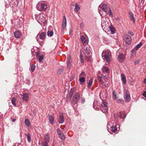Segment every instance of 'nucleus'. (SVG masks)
I'll use <instances>...</instances> for the list:
<instances>
[{"instance_id": "nucleus-40", "label": "nucleus", "mask_w": 146, "mask_h": 146, "mask_svg": "<svg viewBox=\"0 0 146 146\" xmlns=\"http://www.w3.org/2000/svg\"><path fill=\"white\" fill-rule=\"evenodd\" d=\"M113 95L114 98V99L115 100L116 99V92L114 91L113 92Z\"/></svg>"}, {"instance_id": "nucleus-13", "label": "nucleus", "mask_w": 146, "mask_h": 146, "mask_svg": "<svg viewBox=\"0 0 146 146\" xmlns=\"http://www.w3.org/2000/svg\"><path fill=\"white\" fill-rule=\"evenodd\" d=\"M36 19L38 21L39 20H44V18L43 17L42 15V14H39L36 17Z\"/></svg>"}, {"instance_id": "nucleus-53", "label": "nucleus", "mask_w": 146, "mask_h": 146, "mask_svg": "<svg viewBox=\"0 0 146 146\" xmlns=\"http://www.w3.org/2000/svg\"><path fill=\"white\" fill-rule=\"evenodd\" d=\"M82 54L81 52H80V59H82Z\"/></svg>"}, {"instance_id": "nucleus-54", "label": "nucleus", "mask_w": 146, "mask_h": 146, "mask_svg": "<svg viewBox=\"0 0 146 146\" xmlns=\"http://www.w3.org/2000/svg\"><path fill=\"white\" fill-rule=\"evenodd\" d=\"M104 23L103 22V23H102V27H104L105 28V27H104Z\"/></svg>"}, {"instance_id": "nucleus-49", "label": "nucleus", "mask_w": 146, "mask_h": 146, "mask_svg": "<svg viewBox=\"0 0 146 146\" xmlns=\"http://www.w3.org/2000/svg\"><path fill=\"white\" fill-rule=\"evenodd\" d=\"M131 53H132V54H136V52L135 51V50H133V49L131 51Z\"/></svg>"}, {"instance_id": "nucleus-20", "label": "nucleus", "mask_w": 146, "mask_h": 146, "mask_svg": "<svg viewBox=\"0 0 146 146\" xmlns=\"http://www.w3.org/2000/svg\"><path fill=\"white\" fill-rule=\"evenodd\" d=\"M81 40L83 44H86L87 43V39L84 36H82L81 37Z\"/></svg>"}, {"instance_id": "nucleus-10", "label": "nucleus", "mask_w": 146, "mask_h": 146, "mask_svg": "<svg viewBox=\"0 0 146 146\" xmlns=\"http://www.w3.org/2000/svg\"><path fill=\"white\" fill-rule=\"evenodd\" d=\"M66 26V20L65 16L63 17V21L62 24V28L63 29H65Z\"/></svg>"}, {"instance_id": "nucleus-11", "label": "nucleus", "mask_w": 146, "mask_h": 146, "mask_svg": "<svg viewBox=\"0 0 146 146\" xmlns=\"http://www.w3.org/2000/svg\"><path fill=\"white\" fill-rule=\"evenodd\" d=\"M125 102H129L130 100V96L129 92L128 91L126 92V94L125 96Z\"/></svg>"}, {"instance_id": "nucleus-51", "label": "nucleus", "mask_w": 146, "mask_h": 146, "mask_svg": "<svg viewBox=\"0 0 146 146\" xmlns=\"http://www.w3.org/2000/svg\"><path fill=\"white\" fill-rule=\"evenodd\" d=\"M99 13H100V15L101 16H102V11L101 10H99Z\"/></svg>"}, {"instance_id": "nucleus-59", "label": "nucleus", "mask_w": 146, "mask_h": 146, "mask_svg": "<svg viewBox=\"0 0 146 146\" xmlns=\"http://www.w3.org/2000/svg\"><path fill=\"white\" fill-rule=\"evenodd\" d=\"M80 25H81V26L83 25V24L82 23H80Z\"/></svg>"}, {"instance_id": "nucleus-21", "label": "nucleus", "mask_w": 146, "mask_h": 146, "mask_svg": "<svg viewBox=\"0 0 146 146\" xmlns=\"http://www.w3.org/2000/svg\"><path fill=\"white\" fill-rule=\"evenodd\" d=\"M121 80L122 82L124 84H125L126 83V78L124 74L123 73L121 74Z\"/></svg>"}, {"instance_id": "nucleus-36", "label": "nucleus", "mask_w": 146, "mask_h": 146, "mask_svg": "<svg viewBox=\"0 0 146 146\" xmlns=\"http://www.w3.org/2000/svg\"><path fill=\"white\" fill-rule=\"evenodd\" d=\"M63 69L62 68L59 69L57 71V74L59 75L61 74L63 72Z\"/></svg>"}, {"instance_id": "nucleus-43", "label": "nucleus", "mask_w": 146, "mask_h": 146, "mask_svg": "<svg viewBox=\"0 0 146 146\" xmlns=\"http://www.w3.org/2000/svg\"><path fill=\"white\" fill-rule=\"evenodd\" d=\"M117 102L118 103L123 104V101L121 99H118L117 100Z\"/></svg>"}, {"instance_id": "nucleus-33", "label": "nucleus", "mask_w": 146, "mask_h": 146, "mask_svg": "<svg viewBox=\"0 0 146 146\" xmlns=\"http://www.w3.org/2000/svg\"><path fill=\"white\" fill-rule=\"evenodd\" d=\"M25 135L27 137L28 141L30 143L31 141V137L30 135L28 133L27 134H26Z\"/></svg>"}, {"instance_id": "nucleus-47", "label": "nucleus", "mask_w": 146, "mask_h": 146, "mask_svg": "<svg viewBox=\"0 0 146 146\" xmlns=\"http://www.w3.org/2000/svg\"><path fill=\"white\" fill-rule=\"evenodd\" d=\"M72 61H67V64L68 67L70 66Z\"/></svg>"}, {"instance_id": "nucleus-5", "label": "nucleus", "mask_w": 146, "mask_h": 146, "mask_svg": "<svg viewBox=\"0 0 146 146\" xmlns=\"http://www.w3.org/2000/svg\"><path fill=\"white\" fill-rule=\"evenodd\" d=\"M80 98V96L79 93H76L74 95L71 103L72 105H74L76 104L78 102Z\"/></svg>"}, {"instance_id": "nucleus-19", "label": "nucleus", "mask_w": 146, "mask_h": 146, "mask_svg": "<svg viewBox=\"0 0 146 146\" xmlns=\"http://www.w3.org/2000/svg\"><path fill=\"white\" fill-rule=\"evenodd\" d=\"M129 17L130 20L133 21V23H135V18L133 16V14L131 12H129Z\"/></svg>"}, {"instance_id": "nucleus-9", "label": "nucleus", "mask_w": 146, "mask_h": 146, "mask_svg": "<svg viewBox=\"0 0 146 146\" xmlns=\"http://www.w3.org/2000/svg\"><path fill=\"white\" fill-rule=\"evenodd\" d=\"M14 35L15 37L17 38H19L21 36V33L19 31H16L14 32Z\"/></svg>"}, {"instance_id": "nucleus-26", "label": "nucleus", "mask_w": 146, "mask_h": 146, "mask_svg": "<svg viewBox=\"0 0 146 146\" xmlns=\"http://www.w3.org/2000/svg\"><path fill=\"white\" fill-rule=\"evenodd\" d=\"M93 80V79L92 78H91L89 80L88 85V88H90V87L92 84Z\"/></svg>"}, {"instance_id": "nucleus-12", "label": "nucleus", "mask_w": 146, "mask_h": 146, "mask_svg": "<svg viewBox=\"0 0 146 146\" xmlns=\"http://www.w3.org/2000/svg\"><path fill=\"white\" fill-rule=\"evenodd\" d=\"M102 72L103 73H108L110 72V68L109 67L105 66L102 68Z\"/></svg>"}, {"instance_id": "nucleus-1", "label": "nucleus", "mask_w": 146, "mask_h": 146, "mask_svg": "<svg viewBox=\"0 0 146 146\" xmlns=\"http://www.w3.org/2000/svg\"><path fill=\"white\" fill-rule=\"evenodd\" d=\"M36 8L37 10L39 11H45L46 10L47 5L46 3L40 1L37 4Z\"/></svg>"}, {"instance_id": "nucleus-22", "label": "nucleus", "mask_w": 146, "mask_h": 146, "mask_svg": "<svg viewBox=\"0 0 146 146\" xmlns=\"http://www.w3.org/2000/svg\"><path fill=\"white\" fill-rule=\"evenodd\" d=\"M75 8L74 9V11L77 13L80 9V8L77 3L75 4Z\"/></svg>"}, {"instance_id": "nucleus-15", "label": "nucleus", "mask_w": 146, "mask_h": 146, "mask_svg": "<svg viewBox=\"0 0 146 146\" xmlns=\"http://www.w3.org/2000/svg\"><path fill=\"white\" fill-rule=\"evenodd\" d=\"M118 58L119 62H122L124 60V56L123 54L122 53L120 54L118 56Z\"/></svg>"}, {"instance_id": "nucleus-7", "label": "nucleus", "mask_w": 146, "mask_h": 146, "mask_svg": "<svg viewBox=\"0 0 146 146\" xmlns=\"http://www.w3.org/2000/svg\"><path fill=\"white\" fill-rule=\"evenodd\" d=\"M113 115L115 119H117L119 117L122 118L123 119V121L126 116V115L124 112L122 111H121L119 113H115Z\"/></svg>"}, {"instance_id": "nucleus-3", "label": "nucleus", "mask_w": 146, "mask_h": 146, "mask_svg": "<svg viewBox=\"0 0 146 146\" xmlns=\"http://www.w3.org/2000/svg\"><path fill=\"white\" fill-rule=\"evenodd\" d=\"M46 37V33L45 32H42L41 33H39L37 36L36 39L38 43L42 42Z\"/></svg>"}, {"instance_id": "nucleus-55", "label": "nucleus", "mask_w": 146, "mask_h": 146, "mask_svg": "<svg viewBox=\"0 0 146 146\" xmlns=\"http://www.w3.org/2000/svg\"><path fill=\"white\" fill-rule=\"evenodd\" d=\"M104 78L105 79H106L107 78H108V76H104Z\"/></svg>"}, {"instance_id": "nucleus-30", "label": "nucleus", "mask_w": 146, "mask_h": 146, "mask_svg": "<svg viewBox=\"0 0 146 146\" xmlns=\"http://www.w3.org/2000/svg\"><path fill=\"white\" fill-rule=\"evenodd\" d=\"M103 83H101V86L102 87H105V88L107 87L108 86V83H106L104 82H103Z\"/></svg>"}, {"instance_id": "nucleus-23", "label": "nucleus", "mask_w": 146, "mask_h": 146, "mask_svg": "<svg viewBox=\"0 0 146 146\" xmlns=\"http://www.w3.org/2000/svg\"><path fill=\"white\" fill-rule=\"evenodd\" d=\"M110 129L112 132H115L117 131V128L115 125H113L110 127Z\"/></svg>"}, {"instance_id": "nucleus-44", "label": "nucleus", "mask_w": 146, "mask_h": 146, "mask_svg": "<svg viewBox=\"0 0 146 146\" xmlns=\"http://www.w3.org/2000/svg\"><path fill=\"white\" fill-rule=\"evenodd\" d=\"M67 61H72L71 57L70 55H68Z\"/></svg>"}, {"instance_id": "nucleus-34", "label": "nucleus", "mask_w": 146, "mask_h": 146, "mask_svg": "<svg viewBox=\"0 0 146 146\" xmlns=\"http://www.w3.org/2000/svg\"><path fill=\"white\" fill-rule=\"evenodd\" d=\"M98 79L100 84L103 83V80H102V78L101 76H98L97 77Z\"/></svg>"}, {"instance_id": "nucleus-25", "label": "nucleus", "mask_w": 146, "mask_h": 146, "mask_svg": "<svg viewBox=\"0 0 146 146\" xmlns=\"http://www.w3.org/2000/svg\"><path fill=\"white\" fill-rule=\"evenodd\" d=\"M109 28L111 32V34H113L115 33V29L113 26H110L109 27Z\"/></svg>"}, {"instance_id": "nucleus-18", "label": "nucleus", "mask_w": 146, "mask_h": 146, "mask_svg": "<svg viewBox=\"0 0 146 146\" xmlns=\"http://www.w3.org/2000/svg\"><path fill=\"white\" fill-rule=\"evenodd\" d=\"M28 95L29 94L27 93H26L23 95L22 100L23 101L26 102L28 100L29 98Z\"/></svg>"}, {"instance_id": "nucleus-37", "label": "nucleus", "mask_w": 146, "mask_h": 146, "mask_svg": "<svg viewBox=\"0 0 146 146\" xmlns=\"http://www.w3.org/2000/svg\"><path fill=\"white\" fill-rule=\"evenodd\" d=\"M35 66L34 64H32L31 66V71L33 72L35 70Z\"/></svg>"}, {"instance_id": "nucleus-27", "label": "nucleus", "mask_w": 146, "mask_h": 146, "mask_svg": "<svg viewBox=\"0 0 146 146\" xmlns=\"http://www.w3.org/2000/svg\"><path fill=\"white\" fill-rule=\"evenodd\" d=\"M85 81V79L84 77H81L79 79V81L81 84H82V83L84 82Z\"/></svg>"}, {"instance_id": "nucleus-8", "label": "nucleus", "mask_w": 146, "mask_h": 146, "mask_svg": "<svg viewBox=\"0 0 146 146\" xmlns=\"http://www.w3.org/2000/svg\"><path fill=\"white\" fill-rule=\"evenodd\" d=\"M125 41L126 44H130L131 41V38L129 35H126L125 36Z\"/></svg>"}, {"instance_id": "nucleus-17", "label": "nucleus", "mask_w": 146, "mask_h": 146, "mask_svg": "<svg viewBox=\"0 0 146 146\" xmlns=\"http://www.w3.org/2000/svg\"><path fill=\"white\" fill-rule=\"evenodd\" d=\"M48 119L49 122L51 125H52L54 123V117L52 115H48Z\"/></svg>"}, {"instance_id": "nucleus-61", "label": "nucleus", "mask_w": 146, "mask_h": 146, "mask_svg": "<svg viewBox=\"0 0 146 146\" xmlns=\"http://www.w3.org/2000/svg\"><path fill=\"white\" fill-rule=\"evenodd\" d=\"M84 101V100L83 99V100H82V102L83 103Z\"/></svg>"}, {"instance_id": "nucleus-39", "label": "nucleus", "mask_w": 146, "mask_h": 146, "mask_svg": "<svg viewBox=\"0 0 146 146\" xmlns=\"http://www.w3.org/2000/svg\"><path fill=\"white\" fill-rule=\"evenodd\" d=\"M74 91V89H71L69 93V95L70 96H72L73 94Z\"/></svg>"}, {"instance_id": "nucleus-16", "label": "nucleus", "mask_w": 146, "mask_h": 146, "mask_svg": "<svg viewBox=\"0 0 146 146\" xmlns=\"http://www.w3.org/2000/svg\"><path fill=\"white\" fill-rule=\"evenodd\" d=\"M101 9L105 12L107 11L108 7L106 4H104L101 6Z\"/></svg>"}, {"instance_id": "nucleus-38", "label": "nucleus", "mask_w": 146, "mask_h": 146, "mask_svg": "<svg viewBox=\"0 0 146 146\" xmlns=\"http://www.w3.org/2000/svg\"><path fill=\"white\" fill-rule=\"evenodd\" d=\"M108 14L110 16H111V17L113 16V14H112V12L111 11V9L110 8H109V11H108Z\"/></svg>"}, {"instance_id": "nucleus-4", "label": "nucleus", "mask_w": 146, "mask_h": 146, "mask_svg": "<svg viewBox=\"0 0 146 146\" xmlns=\"http://www.w3.org/2000/svg\"><path fill=\"white\" fill-rule=\"evenodd\" d=\"M85 57L86 60L89 61L91 60V51L89 46L86 47L85 50Z\"/></svg>"}, {"instance_id": "nucleus-57", "label": "nucleus", "mask_w": 146, "mask_h": 146, "mask_svg": "<svg viewBox=\"0 0 146 146\" xmlns=\"http://www.w3.org/2000/svg\"><path fill=\"white\" fill-rule=\"evenodd\" d=\"M144 83L145 84L146 83V79H144Z\"/></svg>"}, {"instance_id": "nucleus-46", "label": "nucleus", "mask_w": 146, "mask_h": 146, "mask_svg": "<svg viewBox=\"0 0 146 146\" xmlns=\"http://www.w3.org/2000/svg\"><path fill=\"white\" fill-rule=\"evenodd\" d=\"M140 61V60L139 59H138L135 61L134 62V63L135 65L139 63Z\"/></svg>"}, {"instance_id": "nucleus-58", "label": "nucleus", "mask_w": 146, "mask_h": 146, "mask_svg": "<svg viewBox=\"0 0 146 146\" xmlns=\"http://www.w3.org/2000/svg\"><path fill=\"white\" fill-rule=\"evenodd\" d=\"M15 120H16V119H13V120H12V121H13V122H15Z\"/></svg>"}, {"instance_id": "nucleus-29", "label": "nucleus", "mask_w": 146, "mask_h": 146, "mask_svg": "<svg viewBox=\"0 0 146 146\" xmlns=\"http://www.w3.org/2000/svg\"><path fill=\"white\" fill-rule=\"evenodd\" d=\"M59 137L62 140H64L65 139V137L64 134L62 133L59 134L58 135Z\"/></svg>"}, {"instance_id": "nucleus-14", "label": "nucleus", "mask_w": 146, "mask_h": 146, "mask_svg": "<svg viewBox=\"0 0 146 146\" xmlns=\"http://www.w3.org/2000/svg\"><path fill=\"white\" fill-rule=\"evenodd\" d=\"M64 121V118L63 115L62 114H61L60 115L58 122L60 123H62Z\"/></svg>"}, {"instance_id": "nucleus-42", "label": "nucleus", "mask_w": 146, "mask_h": 146, "mask_svg": "<svg viewBox=\"0 0 146 146\" xmlns=\"http://www.w3.org/2000/svg\"><path fill=\"white\" fill-rule=\"evenodd\" d=\"M44 56L43 55L41 54L39 57L38 60L40 62H41L43 59Z\"/></svg>"}, {"instance_id": "nucleus-31", "label": "nucleus", "mask_w": 146, "mask_h": 146, "mask_svg": "<svg viewBox=\"0 0 146 146\" xmlns=\"http://www.w3.org/2000/svg\"><path fill=\"white\" fill-rule=\"evenodd\" d=\"M54 34L53 32L52 31H48L47 33V36H52Z\"/></svg>"}, {"instance_id": "nucleus-2", "label": "nucleus", "mask_w": 146, "mask_h": 146, "mask_svg": "<svg viewBox=\"0 0 146 146\" xmlns=\"http://www.w3.org/2000/svg\"><path fill=\"white\" fill-rule=\"evenodd\" d=\"M102 56L103 59H105L106 61L108 62H110L111 56L109 51H103L102 53Z\"/></svg>"}, {"instance_id": "nucleus-52", "label": "nucleus", "mask_w": 146, "mask_h": 146, "mask_svg": "<svg viewBox=\"0 0 146 146\" xmlns=\"http://www.w3.org/2000/svg\"><path fill=\"white\" fill-rule=\"evenodd\" d=\"M143 96L146 98V91H145L143 93Z\"/></svg>"}, {"instance_id": "nucleus-28", "label": "nucleus", "mask_w": 146, "mask_h": 146, "mask_svg": "<svg viewBox=\"0 0 146 146\" xmlns=\"http://www.w3.org/2000/svg\"><path fill=\"white\" fill-rule=\"evenodd\" d=\"M44 139L45 140V141L47 142H49V140H50V137L48 135H46L44 136Z\"/></svg>"}, {"instance_id": "nucleus-60", "label": "nucleus", "mask_w": 146, "mask_h": 146, "mask_svg": "<svg viewBox=\"0 0 146 146\" xmlns=\"http://www.w3.org/2000/svg\"><path fill=\"white\" fill-rule=\"evenodd\" d=\"M119 17H117L116 18V20H119Z\"/></svg>"}, {"instance_id": "nucleus-24", "label": "nucleus", "mask_w": 146, "mask_h": 146, "mask_svg": "<svg viewBox=\"0 0 146 146\" xmlns=\"http://www.w3.org/2000/svg\"><path fill=\"white\" fill-rule=\"evenodd\" d=\"M25 123L26 126L29 127L31 125V123L29 121V120L28 119H26L25 120Z\"/></svg>"}, {"instance_id": "nucleus-48", "label": "nucleus", "mask_w": 146, "mask_h": 146, "mask_svg": "<svg viewBox=\"0 0 146 146\" xmlns=\"http://www.w3.org/2000/svg\"><path fill=\"white\" fill-rule=\"evenodd\" d=\"M57 132L58 134V135L59 134H61L62 133L60 130V129H57Z\"/></svg>"}, {"instance_id": "nucleus-41", "label": "nucleus", "mask_w": 146, "mask_h": 146, "mask_svg": "<svg viewBox=\"0 0 146 146\" xmlns=\"http://www.w3.org/2000/svg\"><path fill=\"white\" fill-rule=\"evenodd\" d=\"M48 143L44 141L42 142V143L43 146H48Z\"/></svg>"}, {"instance_id": "nucleus-56", "label": "nucleus", "mask_w": 146, "mask_h": 146, "mask_svg": "<svg viewBox=\"0 0 146 146\" xmlns=\"http://www.w3.org/2000/svg\"><path fill=\"white\" fill-rule=\"evenodd\" d=\"M80 61L82 63L83 62H84V61L83 60V59H80Z\"/></svg>"}, {"instance_id": "nucleus-6", "label": "nucleus", "mask_w": 146, "mask_h": 146, "mask_svg": "<svg viewBox=\"0 0 146 146\" xmlns=\"http://www.w3.org/2000/svg\"><path fill=\"white\" fill-rule=\"evenodd\" d=\"M101 110L104 113H107L108 108L107 105V103L106 102L103 101L102 104L101 105Z\"/></svg>"}, {"instance_id": "nucleus-50", "label": "nucleus", "mask_w": 146, "mask_h": 146, "mask_svg": "<svg viewBox=\"0 0 146 146\" xmlns=\"http://www.w3.org/2000/svg\"><path fill=\"white\" fill-rule=\"evenodd\" d=\"M128 33L131 35V36H133V32H131L130 31H129L128 32Z\"/></svg>"}, {"instance_id": "nucleus-32", "label": "nucleus", "mask_w": 146, "mask_h": 146, "mask_svg": "<svg viewBox=\"0 0 146 146\" xmlns=\"http://www.w3.org/2000/svg\"><path fill=\"white\" fill-rule=\"evenodd\" d=\"M142 45V43L141 42H140L138 44H137L135 48V49L137 50Z\"/></svg>"}, {"instance_id": "nucleus-45", "label": "nucleus", "mask_w": 146, "mask_h": 146, "mask_svg": "<svg viewBox=\"0 0 146 146\" xmlns=\"http://www.w3.org/2000/svg\"><path fill=\"white\" fill-rule=\"evenodd\" d=\"M85 76V73L84 72H82L79 75L80 77H83Z\"/></svg>"}, {"instance_id": "nucleus-35", "label": "nucleus", "mask_w": 146, "mask_h": 146, "mask_svg": "<svg viewBox=\"0 0 146 146\" xmlns=\"http://www.w3.org/2000/svg\"><path fill=\"white\" fill-rule=\"evenodd\" d=\"M15 101L16 98L15 97L13 98L11 100V102L12 104L14 106H15L16 105Z\"/></svg>"}]
</instances>
